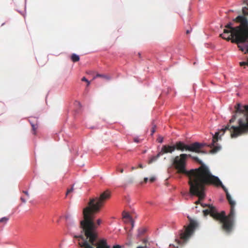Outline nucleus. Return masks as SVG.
Wrapping results in <instances>:
<instances>
[{"mask_svg": "<svg viewBox=\"0 0 248 248\" xmlns=\"http://www.w3.org/2000/svg\"><path fill=\"white\" fill-rule=\"evenodd\" d=\"M171 162L177 173L185 174L188 178L189 193L192 195L202 199L205 186L221 185L219 179L213 175L209 169L197 156L181 154L173 158Z\"/></svg>", "mask_w": 248, "mask_h": 248, "instance_id": "obj_1", "label": "nucleus"}, {"mask_svg": "<svg viewBox=\"0 0 248 248\" xmlns=\"http://www.w3.org/2000/svg\"><path fill=\"white\" fill-rule=\"evenodd\" d=\"M234 114L230 120L229 123L213 137L212 143L208 145L212 149L211 151L212 153H216L220 149V146L217 143L220 133L221 136L226 131H229L232 138H236L248 133V105L243 106L237 103L234 106Z\"/></svg>", "mask_w": 248, "mask_h": 248, "instance_id": "obj_2", "label": "nucleus"}, {"mask_svg": "<svg viewBox=\"0 0 248 248\" xmlns=\"http://www.w3.org/2000/svg\"><path fill=\"white\" fill-rule=\"evenodd\" d=\"M246 4L242 8L244 16H238L234 21L240 23L235 27H232V23H229L225 26L223 33L219 36L227 41L231 40L232 43H236L239 49L242 51L248 52V20L246 16H248V0H244Z\"/></svg>", "mask_w": 248, "mask_h": 248, "instance_id": "obj_3", "label": "nucleus"}, {"mask_svg": "<svg viewBox=\"0 0 248 248\" xmlns=\"http://www.w3.org/2000/svg\"><path fill=\"white\" fill-rule=\"evenodd\" d=\"M216 186H221L225 191L226 194V198L231 205L230 212L228 216H226L225 211H221L220 213L217 212L215 207L210 204H202L203 207H208V208L203 210L205 216L210 215L214 219L219 221L222 224V230L227 233H230L232 230L234 225V216L235 214L234 206L235 202L233 201L229 194L227 188L222 185Z\"/></svg>", "mask_w": 248, "mask_h": 248, "instance_id": "obj_4", "label": "nucleus"}, {"mask_svg": "<svg viewBox=\"0 0 248 248\" xmlns=\"http://www.w3.org/2000/svg\"><path fill=\"white\" fill-rule=\"evenodd\" d=\"M96 213H92L93 216L92 222L93 224V233L92 235L89 231V233L86 232V230L85 229V224L82 225V222L83 219L80 221V227L81 229V234L79 235H74V237L78 239V245L81 248H110V247L108 245L107 240L105 239H98V234L96 229L98 226L101 224L102 220L100 219H98L96 222L95 223L94 219L95 217L94 215Z\"/></svg>", "mask_w": 248, "mask_h": 248, "instance_id": "obj_5", "label": "nucleus"}, {"mask_svg": "<svg viewBox=\"0 0 248 248\" xmlns=\"http://www.w3.org/2000/svg\"><path fill=\"white\" fill-rule=\"evenodd\" d=\"M110 191L106 190L102 193L99 197L91 199L88 203V206L83 209V221L82 222V225L85 224V229L87 230V233H89L90 230V233L92 235L94 234L92 213L99 212L105 202L110 199Z\"/></svg>", "mask_w": 248, "mask_h": 248, "instance_id": "obj_6", "label": "nucleus"}, {"mask_svg": "<svg viewBox=\"0 0 248 248\" xmlns=\"http://www.w3.org/2000/svg\"><path fill=\"white\" fill-rule=\"evenodd\" d=\"M206 145V144L195 142L189 145L186 144L182 141L176 142L174 145L175 149L184 151L185 150L196 153L204 154L205 152L202 149Z\"/></svg>", "mask_w": 248, "mask_h": 248, "instance_id": "obj_7", "label": "nucleus"}, {"mask_svg": "<svg viewBox=\"0 0 248 248\" xmlns=\"http://www.w3.org/2000/svg\"><path fill=\"white\" fill-rule=\"evenodd\" d=\"M188 218L189 220V225L186 227L185 231L180 233V239L184 242H186L193 234L195 230L198 227V222L188 217Z\"/></svg>", "mask_w": 248, "mask_h": 248, "instance_id": "obj_8", "label": "nucleus"}, {"mask_svg": "<svg viewBox=\"0 0 248 248\" xmlns=\"http://www.w3.org/2000/svg\"><path fill=\"white\" fill-rule=\"evenodd\" d=\"M175 150V148H174V145H165L162 146L160 153L163 155L164 154L172 153Z\"/></svg>", "mask_w": 248, "mask_h": 248, "instance_id": "obj_9", "label": "nucleus"}, {"mask_svg": "<svg viewBox=\"0 0 248 248\" xmlns=\"http://www.w3.org/2000/svg\"><path fill=\"white\" fill-rule=\"evenodd\" d=\"M79 59L80 58L79 56L74 53L72 54L71 56V59L74 62H76L79 61Z\"/></svg>", "mask_w": 248, "mask_h": 248, "instance_id": "obj_10", "label": "nucleus"}, {"mask_svg": "<svg viewBox=\"0 0 248 248\" xmlns=\"http://www.w3.org/2000/svg\"><path fill=\"white\" fill-rule=\"evenodd\" d=\"M103 78L106 80H109L110 79V77L108 75H102V74H97L96 76L94 78Z\"/></svg>", "mask_w": 248, "mask_h": 248, "instance_id": "obj_11", "label": "nucleus"}, {"mask_svg": "<svg viewBox=\"0 0 248 248\" xmlns=\"http://www.w3.org/2000/svg\"><path fill=\"white\" fill-rule=\"evenodd\" d=\"M161 155H162L160 154V152H159L155 156H153L151 159L150 160L149 162V163H151L152 162H153L154 161H155V160H157V159Z\"/></svg>", "mask_w": 248, "mask_h": 248, "instance_id": "obj_12", "label": "nucleus"}, {"mask_svg": "<svg viewBox=\"0 0 248 248\" xmlns=\"http://www.w3.org/2000/svg\"><path fill=\"white\" fill-rule=\"evenodd\" d=\"M147 240H146V239H144L143 240H142V243H143V246H139V247H138L137 248H146L147 247Z\"/></svg>", "mask_w": 248, "mask_h": 248, "instance_id": "obj_13", "label": "nucleus"}, {"mask_svg": "<svg viewBox=\"0 0 248 248\" xmlns=\"http://www.w3.org/2000/svg\"><path fill=\"white\" fill-rule=\"evenodd\" d=\"M31 123V127H32V130L33 131L34 133L33 134H35V130H36V129L37 128V124H32V123L30 122Z\"/></svg>", "mask_w": 248, "mask_h": 248, "instance_id": "obj_14", "label": "nucleus"}, {"mask_svg": "<svg viewBox=\"0 0 248 248\" xmlns=\"http://www.w3.org/2000/svg\"><path fill=\"white\" fill-rule=\"evenodd\" d=\"M146 232V230L144 228H140L139 229V235H143L145 232Z\"/></svg>", "mask_w": 248, "mask_h": 248, "instance_id": "obj_15", "label": "nucleus"}, {"mask_svg": "<svg viewBox=\"0 0 248 248\" xmlns=\"http://www.w3.org/2000/svg\"><path fill=\"white\" fill-rule=\"evenodd\" d=\"M9 220V218L7 217H3L0 219V222H5L6 223L7 221Z\"/></svg>", "mask_w": 248, "mask_h": 248, "instance_id": "obj_16", "label": "nucleus"}, {"mask_svg": "<svg viewBox=\"0 0 248 248\" xmlns=\"http://www.w3.org/2000/svg\"><path fill=\"white\" fill-rule=\"evenodd\" d=\"M123 217L125 218L131 219L129 214L127 213H124L123 214Z\"/></svg>", "mask_w": 248, "mask_h": 248, "instance_id": "obj_17", "label": "nucleus"}, {"mask_svg": "<svg viewBox=\"0 0 248 248\" xmlns=\"http://www.w3.org/2000/svg\"><path fill=\"white\" fill-rule=\"evenodd\" d=\"M81 80L86 82L87 83V86H89L90 84V82L85 77H83Z\"/></svg>", "mask_w": 248, "mask_h": 248, "instance_id": "obj_18", "label": "nucleus"}, {"mask_svg": "<svg viewBox=\"0 0 248 248\" xmlns=\"http://www.w3.org/2000/svg\"><path fill=\"white\" fill-rule=\"evenodd\" d=\"M157 140L159 143H162L163 141V138L161 136H159L157 138Z\"/></svg>", "mask_w": 248, "mask_h": 248, "instance_id": "obj_19", "label": "nucleus"}, {"mask_svg": "<svg viewBox=\"0 0 248 248\" xmlns=\"http://www.w3.org/2000/svg\"><path fill=\"white\" fill-rule=\"evenodd\" d=\"M74 190L73 186L70 189H68L66 192V195L69 194V193H71Z\"/></svg>", "mask_w": 248, "mask_h": 248, "instance_id": "obj_20", "label": "nucleus"}, {"mask_svg": "<svg viewBox=\"0 0 248 248\" xmlns=\"http://www.w3.org/2000/svg\"><path fill=\"white\" fill-rule=\"evenodd\" d=\"M206 186H205V187ZM205 188L204 189V197H203V198H202V199H200V198L199 197V196H198V197L199 198V201H198L196 202H195V203H196V204H198V203L200 202V201H201V200H202L203 199H204V197H205ZM195 196H196V195H195Z\"/></svg>", "mask_w": 248, "mask_h": 248, "instance_id": "obj_21", "label": "nucleus"}, {"mask_svg": "<svg viewBox=\"0 0 248 248\" xmlns=\"http://www.w3.org/2000/svg\"><path fill=\"white\" fill-rule=\"evenodd\" d=\"M155 125H154L153 126V127L152 128V130H151V135H153V134L155 132Z\"/></svg>", "mask_w": 248, "mask_h": 248, "instance_id": "obj_22", "label": "nucleus"}, {"mask_svg": "<svg viewBox=\"0 0 248 248\" xmlns=\"http://www.w3.org/2000/svg\"><path fill=\"white\" fill-rule=\"evenodd\" d=\"M117 170L119 171L120 172V173H123V172H124V170H123V169H122V168H118H118H117Z\"/></svg>", "mask_w": 248, "mask_h": 248, "instance_id": "obj_23", "label": "nucleus"}, {"mask_svg": "<svg viewBox=\"0 0 248 248\" xmlns=\"http://www.w3.org/2000/svg\"><path fill=\"white\" fill-rule=\"evenodd\" d=\"M155 177H152L150 179L149 181H150V182L151 183H153V182H154L155 181Z\"/></svg>", "mask_w": 248, "mask_h": 248, "instance_id": "obj_24", "label": "nucleus"}, {"mask_svg": "<svg viewBox=\"0 0 248 248\" xmlns=\"http://www.w3.org/2000/svg\"><path fill=\"white\" fill-rule=\"evenodd\" d=\"M112 248H122V246L119 245H114Z\"/></svg>", "mask_w": 248, "mask_h": 248, "instance_id": "obj_25", "label": "nucleus"}, {"mask_svg": "<svg viewBox=\"0 0 248 248\" xmlns=\"http://www.w3.org/2000/svg\"><path fill=\"white\" fill-rule=\"evenodd\" d=\"M20 200L22 201V202L25 203L26 202V200L22 197L20 198Z\"/></svg>", "mask_w": 248, "mask_h": 248, "instance_id": "obj_26", "label": "nucleus"}, {"mask_svg": "<svg viewBox=\"0 0 248 248\" xmlns=\"http://www.w3.org/2000/svg\"><path fill=\"white\" fill-rule=\"evenodd\" d=\"M23 192L28 197L29 196V193L28 191H23Z\"/></svg>", "mask_w": 248, "mask_h": 248, "instance_id": "obj_27", "label": "nucleus"}, {"mask_svg": "<svg viewBox=\"0 0 248 248\" xmlns=\"http://www.w3.org/2000/svg\"><path fill=\"white\" fill-rule=\"evenodd\" d=\"M134 140V141L138 143V142H140V140L138 138H135Z\"/></svg>", "mask_w": 248, "mask_h": 248, "instance_id": "obj_28", "label": "nucleus"}, {"mask_svg": "<svg viewBox=\"0 0 248 248\" xmlns=\"http://www.w3.org/2000/svg\"><path fill=\"white\" fill-rule=\"evenodd\" d=\"M148 178H147V177L144 178V183H147V182L148 181Z\"/></svg>", "mask_w": 248, "mask_h": 248, "instance_id": "obj_29", "label": "nucleus"}, {"mask_svg": "<svg viewBox=\"0 0 248 248\" xmlns=\"http://www.w3.org/2000/svg\"><path fill=\"white\" fill-rule=\"evenodd\" d=\"M139 168H140V169H142L143 168V166L142 165V164H140L139 165Z\"/></svg>", "mask_w": 248, "mask_h": 248, "instance_id": "obj_30", "label": "nucleus"}, {"mask_svg": "<svg viewBox=\"0 0 248 248\" xmlns=\"http://www.w3.org/2000/svg\"><path fill=\"white\" fill-rule=\"evenodd\" d=\"M190 32V31H189V30H187L186 31V34H189Z\"/></svg>", "mask_w": 248, "mask_h": 248, "instance_id": "obj_31", "label": "nucleus"}, {"mask_svg": "<svg viewBox=\"0 0 248 248\" xmlns=\"http://www.w3.org/2000/svg\"><path fill=\"white\" fill-rule=\"evenodd\" d=\"M135 167H132L131 168V170H135Z\"/></svg>", "mask_w": 248, "mask_h": 248, "instance_id": "obj_32", "label": "nucleus"}, {"mask_svg": "<svg viewBox=\"0 0 248 248\" xmlns=\"http://www.w3.org/2000/svg\"><path fill=\"white\" fill-rule=\"evenodd\" d=\"M179 242H180V240H178V243H179Z\"/></svg>", "mask_w": 248, "mask_h": 248, "instance_id": "obj_33", "label": "nucleus"}]
</instances>
